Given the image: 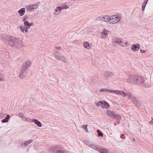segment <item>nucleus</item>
Instances as JSON below:
<instances>
[{"mask_svg": "<svg viewBox=\"0 0 153 153\" xmlns=\"http://www.w3.org/2000/svg\"><path fill=\"white\" fill-rule=\"evenodd\" d=\"M3 41L8 45L18 49L22 48L23 46L22 42L19 39L8 35L2 34Z\"/></svg>", "mask_w": 153, "mask_h": 153, "instance_id": "1", "label": "nucleus"}, {"mask_svg": "<svg viewBox=\"0 0 153 153\" xmlns=\"http://www.w3.org/2000/svg\"><path fill=\"white\" fill-rule=\"evenodd\" d=\"M39 5V4H31L26 6L25 8L27 11L34 12L36 10V9L38 8Z\"/></svg>", "mask_w": 153, "mask_h": 153, "instance_id": "2", "label": "nucleus"}, {"mask_svg": "<svg viewBox=\"0 0 153 153\" xmlns=\"http://www.w3.org/2000/svg\"><path fill=\"white\" fill-rule=\"evenodd\" d=\"M121 20V17L117 15H114L110 18L109 22L112 24L117 23Z\"/></svg>", "mask_w": 153, "mask_h": 153, "instance_id": "3", "label": "nucleus"}, {"mask_svg": "<svg viewBox=\"0 0 153 153\" xmlns=\"http://www.w3.org/2000/svg\"><path fill=\"white\" fill-rule=\"evenodd\" d=\"M144 79L141 76L136 75L135 84H136L140 86H144Z\"/></svg>", "mask_w": 153, "mask_h": 153, "instance_id": "4", "label": "nucleus"}, {"mask_svg": "<svg viewBox=\"0 0 153 153\" xmlns=\"http://www.w3.org/2000/svg\"><path fill=\"white\" fill-rule=\"evenodd\" d=\"M26 69H25L24 68L21 67V70L20 72L19 75V77L21 79H22L25 78L27 74V72Z\"/></svg>", "mask_w": 153, "mask_h": 153, "instance_id": "5", "label": "nucleus"}, {"mask_svg": "<svg viewBox=\"0 0 153 153\" xmlns=\"http://www.w3.org/2000/svg\"><path fill=\"white\" fill-rule=\"evenodd\" d=\"M136 75L134 74L128 76V79H126L127 82L131 84L135 83Z\"/></svg>", "mask_w": 153, "mask_h": 153, "instance_id": "6", "label": "nucleus"}, {"mask_svg": "<svg viewBox=\"0 0 153 153\" xmlns=\"http://www.w3.org/2000/svg\"><path fill=\"white\" fill-rule=\"evenodd\" d=\"M110 92L114 93L117 95H120L123 97H125L126 96V93L125 92L119 90H110Z\"/></svg>", "mask_w": 153, "mask_h": 153, "instance_id": "7", "label": "nucleus"}, {"mask_svg": "<svg viewBox=\"0 0 153 153\" xmlns=\"http://www.w3.org/2000/svg\"><path fill=\"white\" fill-rule=\"evenodd\" d=\"M31 65V62L29 60L25 61L23 64L22 68H24L25 69L28 70V68Z\"/></svg>", "mask_w": 153, "mask_h": 153, "instance_id": "8", "label": "nucleus"}, {"mask_svg": "<svg viewBox=\"0 0 153 153\" xmlns=\"http://www.w3.org/2000/svg\"><path fill=\"white\" fill-rule=\"evenodd\" d=\"M112 42L113 43L118 44L119 45H121L122 43V39L120 38H118L117 37H114L113 38Z\"/></svg>", "mask_w": 153, "mask_h": 153, "instance_id": "9", "label": "nucleus"}, {"mask_svg": "<svg viewBox=\"0 0 153 153\" xmlns=\"http://www.w3.org/2000/svg\"><path fill=\"white\" fill-rule=\"evenodd\" d=\"M112 42L113 43L118 44L119 45H121L122 43V39L120 38H118L117 37H114L113 38Z\"/></svg>", "mask_w": 153, "mask_h": 153, "instance_id": "10", "label": "nucleus"}, {"mask_svg": "<svg viewBox=\"0 0 153 153\" xmlns=\"http://www.w3.org/2000/svg\"><path fill=\"white\" fill-rule=\"evenodd\" d=\"M126 95L128 97V98L129 100H131L132 102L135 100L136 97L134 95H132L131 93L130 92H126Z\"/></svg>", "mask_w": 153, "mask_h": 153, "instance_id": "11", "label": "nucleus"}, {"mask_svg": "<svg viewBox=\"0 0 153 153\" xmlns=\"http://www.w3.org/2000/svg\"><path fill=\"white\" fill-rule=\"evenodd\" d=\"M97 151L99 152L100 153H108L107 149L102 146L99 147Z\"/></svg>", "mask_w": 153, "mask_h": 153, "instance_id": "12", "label": "nucleus"}, {"mask_svg": "<svg viewBox=\"0 0 153 153\" xmlns=\"http://www.w3.org/2000/svg\"><path fill=\"white\" fill-rule=\"evenodd\" d=\"M112 74L113 73L112 72L107 71L104 73V76L106 79H108L110 78L112 76Z\"/></svg>", "mask_w": 153, "mask_h": 153, "instance_id": "13", "label": "nucleus"}, {"mask_svg": "<svg viewBox=\"0 0 153 153\" xmlns=\"http://www.w3.org/2000/svg\"><path fill=\"white\" fill-rule=\"evenodd\" d=\"M132 102H133L138 107H140L141 106V102L140 101L137 100V97H136L135 100H134Z\"/></svg>", "mask_w": 153, "mask_h": 153, "instance_id": "14", "label": "nucleus"}, {"mask_svg": "<svg viewBox=\"0 0 153 153\" xmlns=\"http://www.w3.org/2000/svg\"><path fill=\"white\" fill-rule=\"evenodd\" d=\"M140 47V45L139 44H133L131 48V49L132 51H135L138 50Z\"/></svg>", "mask_w": 153, "mask_h": 153, "instance_id": "15", "label": "nucleus"}, {"mask_svg": "<svg viewBox=\"0 0 153 153\" xmlns=\"http://www.w3.org/2000/svg\"><path fill=\"white\" fill-rule=\"evenodd\" d=\"M109 31L107 30H104L101 33V38L102 39H105L106 38V36H107Z\"/></svg>", "mask_w": 153, "mask_h": 153, "instance_id": "16", "label": "nucleus"}, {"mask_svg": "<svg viewBox=\"0 0 153 153\" xmlns=\"http://www.w3.org/2000/svg\"><path fill=\"white\" fill-rule=\"evenodd\" d=\"M107 114L112 118H114V117L115 115L116 114L114 112L112 111H107Z\"/></svg>", "mask_w": 153, "mask_h": 153, "instance_id": "17", "label": "nucleus"}, {"mask_svg": "<svg viewBox=\"0 0 153 153\" xmlns=\"http://www.w3.org/2000/svg\"><path fill=\"white\" fill-rule=\"evenodd\" d=\"M25 8H22L18 11V12L20 16H23L25 13Z\"/></svg>", "mask_w": 153, "mask_h": 153, "instance_id": "18", "label": "nucleus"}, {"mask_svg": "<svg viewBox=\"0 0 153 153\" xmlns=\"http://www.w3.org/2000/svg\"><path fill=\"white\" fill-rule=\"evenodd\" d=\"M102 103V105L101 107L102 108H109V105L106 102L104 101Z\"/></svg>", "mask_w": 153, "mask_h": 153, "instance_id": "19", "label": "nucleus"}, {"mask_svg": "<svg viewBox=\"0 0 153 153\" xmlns=\"http://www.w3.org/2000/svg\"><path fill=\"white\" fill-rule=\"evenodd\" d=\"M33 122L34 123L36 124L38 126L40 127L42 126V123H41L38 120L35 119H32Z\"/></svg>", "mask_w": 153, "mask_h": 153, "instance_id": "20", "label": "nucleus"}, {"mask_svg": "<svg viewBox=\"0 0 153 153\" xmlns=\"http://www.w3.org/2000/svg\"><path fill=\"white\" fill-rule=\"evenodd\" d=\"M62 10V9L60 7H57L56 8V9L55 10V11L57 13H54V14H55L56 15H58V14H59L60 13Z\"/></svg>", "mask_w": 153, "mask_h": 153, "instance_id": "21", "label": "nucleus"}, {"mask_svg": "<svg viewBox=\"0 0 153 153\" xmlns=\"http://www.w3.org/2000/svg\"><path fill=\"white\" fill-rule=\"evenodd\" d=\"M54 56L55 57L58 59H60L59 55L62 54H61V53H60L59 51H56L54 52Z\"/></svg>", "mask_w": 153, "mask_h": 153, "instance_id": "22", "label": "nucleus"}, {"mask_svg": "<svg viewBox=\"0 0 153 153\" xmlns=\"http://www.w3.org/2000/svg\"><path fill=\"white\" fill-rule=\"evenodd\" d=\"M59 56H60V59H58L59 60H62V62H64L65 63L68 60L66 58H65L64 56L63 55H62V54H60L59 55Z\"/></svg>", "mask_w": 153, "mask_h": 153, "instance_id": "23", "label": "nucleus"}, {"mask_svg": "<svg viewBox=\"0 0 153 153\" xmlns=\"http://www.w3.org/2000/svg\"><path fill=\"white\" fill-rule=\"evenodd\" d=\"M62 8V10H64L65 9H67L69 8V7L66 5V4L64 3L61 5V6H60Z\"/></svg>", "mask_w": 153, "mask_h": 153, "instance_id": "24", "label": "nucleus"}, {"mask_svg": "<svg viewBox=\"0 0 153 153\" xmlns=\"http://www.w3.org/2000/svg\"><path fill=\"white\" fill-rule=\"evenodd\" d=\"M89 146L92 149L97 151L98 149L99 148L97 146L95 145L92 144H89Z\"/></svg>", "mask_w": 153, "mask_h": 153, "instance_id": "25", "label": "nucleus"}, {"mask_svg": "<svg viewBox=\"0 0 153 153\" xmlns=\"http://www.w3.org/2000/svg\"><path fill=\"white\" fill-rule=\"evenodd\" d=\"M83 45L85 47L88 49H90V47L89 46V43L88 42H85L83 43Z\"/></svg>", "mask_w": 153, "mask_h": 153, "instance_id": "26", "label": "nucleus"}, {"mask_svg": "<svg viewBox=\"0 0 153 153\" xmlns=\"http://www.w3.org/2000/svg\"><path fill=\"white\" fill-rule=\"evenodd\" d=\"M110 17L108 15H105L104 16V22H108L109 21V22Z\"/></svg>", "mask_w": 153, "mask_h": 153, "instance_id": "27", "label": "nucleus"}, {"mask_svg": "<svg viewBox=\"0 0 153 153\" xmlns=\"http://www.w3.org/2000/svg\"><path fill=\"white\" fill-rule=\"evenodd\" d=\"M24 26L28 28H30V23L28 21H26L24 23Z\"/></svg>", "mask_w": 153, "mask_h": 153, "instance_id": "28", "label": "nucleus"}, {"mask_svg": "<svg viewBox=\"0 0 153 153\" xmlns=\"http://www.w3.org/2000/svg\"><path fill=\"white\" fill-rule=\"evenodd\" d=\"M29 17L28 16L25 15L24 16L22 19V20L23 22H25L26 21H27Z\"/></svg>", "mask_w": 153, "mask_h": 153, "instance_id": "29", "label": "nucleus"}, {"mask_svg": "<svg viewBox=\"0 0 153 153\" xmlns=\"http://www.w3.org/2000/svg\"><path fill=\"white\" fill-rule=\"evenodd\" d=\"M97 132L98 133L97 135L99 137H102L103 136V133L101 132V131L99 129L97 130Z\"/></svg>", "mask_w": 153, "mask_h": 153, "instance_id": "30", "label": "nucleus"}, {"mask_svg": "<svg viewBox=\"0 0 153 153\" xmlns=\"http://www.w3.org/2000/svg\"><path fill=\"white\" fill-rule=\"evenodd\" d=\"M103 102V101H98L96 104L97 106V107L100 106L102 107Z\"/></svg>", "mask_w": 153, "mask_h": 153, "instance_id": "31", "label": "nucleus"}, {"mask_svg": "<svg viewBox=\"0 0 153 153\" xmlns=\"http://www.w3.org/2000/svg\"><path fill=\"white\" fill-rule=\"evenodd\" d=\"M33 141V140H29L27 141H26L24 143V146H27L28 145L30 144V143L32 142Z\"/></svg>", "mask_w": 153, "mask_h": 153, "instance_id": "32", "label": "nucleus"}, {"mask_svg": "<svg viewBox=\"0 0 153 153\" xmlns=\"http://www.w3.org/2000/svg\"><path fill=\"white\" fill-rule=\"evenodd\" d=\"M110 89H105V88H103V89H100L99 91H100V92H103L104 91H107L109 92H110Z\"/></svg>", "mask_w": 153, "mask_h": 153, "instance_id": "33", "label": "nucleus"}, {"mask_svg": "<svg viewBox=\"0 0 153 153\" xmlns=\"http://www.w3.org/2000/svg\"><path fill=\"white\" fill-rule=\"evenodd\" d=\"M20 30L22 33H24L25 32V27L23 26H20L19 27Z\"/></svg>", "mask_w": 153, "mask_h": 153, "instance_id": "34", "label": "nucleus"}, {"mask_svg": "<svg viewBox=\"0 0 153 153\" xmlns=\"http://www.w3.org/2000/svg\"><path fill=\"white\" fill-rule=\"evenodd\" d=\"M104 16H101L97 18V20L99 21L104 22Z\"/></svg>", "mask_w": 153, "mask_h": 153, "instance_id": "35", "label": "nucleus"}, {"mask_svg": "<svg viewBox=\"0 0 153 153\" xmlns=\"http://www.w3.org/2000/svg\"><path fill=\"white\" fill-rule=\"evenodd\" d=\"M56 153H65L64 151L61 149H57Z\"/></svg>", "mask_w": 153, "mask_h": 153, "instance_id": "36", "label": "nucleus"}, {"mask_svg": "<svg viewBox=\"0 0 153 153\" xmlns=\"http://www.w3.org/2000/svg\"><path fill=\"white\" fill-rule=\"evenodd\" d=\"M114 117V119H120L121 118V117L120 115H117L116 114Z\"/></svg>", "mask_w": 153, "mask_h": 153, "instance_id": "37", "label": "nucleus"}, {"mask_svg": "<svg viewBox=\"0 0 153 153\" xmlns=\"http://www.w3.org/2000/svg\"><path fill=\"white\" fill-rule=\"evenodd\" d=\"M148 0H145L144 1V2H143L142 5V7H144V8H145L146 5Z\"/></svg>", "mask_w": 153, "mask_h": 153, "instance_id": "38", "label": "nucleus"}, {"mask_svg": "<svg viewBox=\"0 0 153 153\" xmlns=\"http://www.w3.org/2000/svg\"><path fill=\"white\" fill-rule=\"evenodd\" d=\"M88 125L87 124L84 125L82 126V127L84 129H85L87 131L88 129L87 128Z\"/></svg>", "mask_w": 153, "mask_h": 153, "instance_id": "39", "label": "nucleus"}, {"mask_svg": "<svg viewBox=\"0 0 153 153\" xmlns=\"http://www.w3.org/2000/svg\"><path fill=\"white\" fill-rule=\"evenodd\" d=\"M143 85H144V86H141L142 87H144L146 88H149L150 86V85H148L145 83L143 84Z\"/></svg>", "mask_w": 153, "mask_h": 153, "instance_id": "40", "label": "nucleus"}, {"mask_svg": "<svg viewBox=\"0 0 153 153\" xmlns=\"http://www.w3.org/2000/svg\"><path fill=\"white\" fill-rule=\"evenodd\" d=\"M25 120H27V121H29V122H33V121H32V119H31L30 118H26L25 119Z\"/></svg>", "mask_w": 153, "mask_h": 153, "instance_id": "41", "label": "nucleus"}, {"mask_svg": "<svg viewBox=\"0 0 153 153\" xmlns=\"http://www.w3.org/2000/svg\"><path fill=\"white\" fill-rule=\"evenodd\" d=\"M19 116L23 118L24 116L23 114L22 113H20L19 114Z\"/></svg>", "mask_w": 153, "mask_h": 153, "instance_id": "42", "label": "nucleus"}, {"mask_svg": "<svg viewBox=\"0 0 153 153\" xmlns=\"http://www.w3.org/2000/svg\"><path fill=\"white\" fill-rule=\"evenodd\" d=\"M2 123H7L8 122V120H7L6 119H4L1 120Z\"/></svg>", "mask_w": 153, "mask_h": 153, "instance_id": "43", "label": "nucleus"}, {"mask_svg": "<svg viewBox=\"0 0 153 153\" xmlns=\"http://www.w3.org/2000/svg\"><path fill=\"white\" fill-rule=\"evenodd\" d=\"M25 27V32L26 33H27L28 32V29H29V28H28L27 27Z\"/></svg>", "mask_w": 153, "mask_h": 153, "instance_id": "44", "label": "nucleus"}, {"mask_svg": "<svg viewBox=\"0 0 153 153\" xmlns=\"http://www.w3.org/2000/svg\"><path fill=\"white\" fill-rule=\"evenodd\" d=\"M10 117V116L8 114L7 116V117L5 118V119H6L7 120H8V119H9V118Z\"/></svg>", "mask_w": 153, "mask_h": 153, "instance_id": "45", "label": "nucleus"}, {"mask_svg": "<svg viewBox=\"0 0 153 153\" xmlns=\"http://www.w3.org/2000/svg\"><path fill=\"white\" fill-rule=\"evenodd\" d=\"M55 48L58 50H59L61 49L60 46H56L55 47Z\"/></svg>", "mask_w": 153, "mask_h": 153, "instance_id": "46", "label": "nucleus"}, {"mask_svg": "<svg viewBox=\"0 0 153 153\" xmlns=\"http://www.w3.org/2000/svg\"><path fill=\"white\" fill-rule=\"evenodd\" d=\"M140 52L141 53H144L145 52V51L144 50H142L140 49Z\"/></svg>", "mask_w": 153, "mask_h": 153, "instance_id": "47", "label": "nucleus"}, {"mask_svg": "<svg viewBox=\"0 0 153 153\" xmlns=\"http://www.w3.org/2000/svg\"><path fill=\"white\" fill-rule=\"evenodd\" d=\"M33 25V23L32 22L30 23V27L31 26H32Z\"/></svg>", "mask_w": 153, "mask_h": 153, "instance_id": "48", "label": "nucleus"}, {"mask_svg": "<svg viewBox=\"0 0 153 153\" xmlns=\"http://www.w3.org/2000/svg\"><path fill=\"white\" fill-rule=\"evenodd\" d=\"M123 136H124V134H122L120 135V138H122V137H123Z\"/></svg>", "mask_w": 153, "mask_h": 153, "instance_id": "49", "label": "nucleus"}, {"mask_svg": "<svg viewBox=\"0 0 153 153\" xmlns=\"http://www.w3.org/2000/svg\"><path fill=\"white\" fill-rule=\"evenodd\" d=\"M145 8L144 7H142V10L143 11L144 10Z\"/></svg>", "mask_w": 153, "mask_h": 153, "instance_id": "50", "label": "nucleus"}, {"mask_svg": "<svg viewBox=\"0 0 153 153\" xmlns=\"http://www.w3.org/2000/svg\"><path fill=\"white\" fill-rule=\"evenodd\" d=\"M125 44L126 45H128L129 43L128 42H125Z\"/></svg>", "mask_w": 153, "mask_h": 153, "instance_id": "51", "label": "nucleus"}, {"mask_svg": "<svg viewBox=\"0 0 153 153\" xmlns=\"http://www.w3.org/2000/svg\"><path fill=\"white\" fill-rule=\"evenodd\" d=\"M3 78H0V80L2 81L3 80Z\"/></svg>", "mask_w": 153, "mask_h": 153, "instance_id": "52", "label": "nucleus"}, {"mask_svg": "<svg viewBox=\"0 0 153 153\" xmlns=\"http://www.w3.org/2000/svg\"><path fill=\"white\" fill-rule=\"evenodd\" d=\"M22 146H24V143H22L21 144Z\"/></svg>", "mask_w": 153, "mask_h": 153, "instance_id": "53", "label": "nucleus"}, {"mask_svg": "<svg viewBox=\"0 0 153 153\" xmlns=\"http://www.w3.org/2000/svg\"><path fill=\"white\" fill-rule=\"evenodd\" d=\"M126 138V137H122V139H124Z\"/></svg>", "mask_w": 153, "mask_h": 153, "instance_id": "54", "label": "nucleus"}, {"mask_svg": "<svg viewBox=\"0 0 153 153\" xmlns=\"http://www.w3.org/2000/svg\"><path fill=\"white\" fill-rule=\"evenodd\" d=\"M135 140V138H133V139H132V140H133V141H134V140ZM131 140H132V139H131Z\"/></svg>", "mask_w": 153, "mask_h": 153, "instance_id": "55", "label": "nucleus"}, {"mask_svg": "<svg viewBox=\"0 0 153 153\" xmlns=\"http://www.w3.org/2000/svg\"><path fill=\"white\" fill-rule=\"evenodd\" d=\"M89 144H86V145H87V146H89Z\"/></svg>", "mask_w": 153, "mask_h": 153, "instance_id": "56", "label": "nucleus"}, {"mask_svg": "<svg viewBox=\"0 0 153 153\" xmlns=\"http://www.w3.org/2000/svg\"><path fill=\"white\" fill-rule=\"evenodd\" d=\"M152 120H153V118H152Z\"/></svg>", "mask_w": 153, "mask_h": 153, "instance_id": "57", "label": "nucleus"}, {"mask_svg": "<svg viewBox=\"0 0 153 153\" xmlns=\"http://www.w3.org/2000/svg\"><path fill=\"white\" fill-rule=\"evenodd\" d=\"M151 122H152V123H153V122H152V121Z\"/></svg>", "mask_w": 153, "mask_h": 153, "instance_id": "58", "label": "nucleus"}, {"mask_svg": "<svg viewBox=\"0 0 153 153\" xmlns=\"http://www.w3.org/2000/svg\"><path fill=\"white\" fill-rule=\"evenodd\" d=\"M74 1H75V0H73Z\"/></svg>", "mask_w": 153, "mask_h": 153, "instance_id": "59", "label": "nucleus"}]
</instances>
